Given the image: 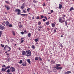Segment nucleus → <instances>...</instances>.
<instances>
[{"instance_id":"nucleus-46","label":"nucleus","mask_w":74,"mask_h":74,"mask_svg":"<svg viewBox=\"0 0 74 74\" xmlns=\"http://www.w3.org/2000/svg\"><path fill=\"white\" fill-rule=\"evenodd\" d=\"M53 32H54V33H56V30L55 29L54 30Z\"/></svg>"},{"instance_id":"nucleus-15","label":"nucleus","mask_w":74,"mask_h":74,"mask_svg":"<svg viewBox=\"0 0 74 74\" xmlns=\"http://www.w3.org/2000/svg\"><path fill=\"white\" fill-rule=\"evenodd\" d=\"M8 45H5V47H4V49L6 50L7 49V48H8Z\"/></svg>"},{"instance_id":"nucleus-54","label":"nucleus","mask_w":74,"mask_h":74,"mask_svg":"<svg viewBox=\"0 0 74 74\" xmlns=\"http://www.w3.org/2000/svg\"><path fill=\"white\" fill-rule=\"evenodd\" d=\"M24 38H21V40H23L24 39Z\"/></svg>"},{"instance_id":"nucleus-40","label":"nucleus","mask_w":74,"mask_h":74,"mask_svg":"<svg viewBox=\"0 0 74 74\" xmlns=\"http://www.w3.org/2000/svg\"><path fill=\"white\" fill-rule=\"evenodd\" d=\"M5 2L6 3H7V4H9V2L8 1H5Z\"/></svg>"},{"instance_id":"nucleus-41","label":"nucleus","mask_w":74,"mask_h":74,"mask_svg":"<svg viewBox=\"0 0 74 74\" xmlns=\"http://www.w3.org/2000/svg\"><path fill=\"white\" fill-rule=\"evenodd\" d=\"M1 47H4V45H3L2 44H1Z\"/></svg>"},{"instance_id":"nucleus-52","label":"nucleus","mask_w":74,"mask_h":74,"mask_svg":"<svg viewBox=\"0 0 74 74\" xmlns=\"http://www.w3.org/2000/svg\"><path fill=\"white\" fill-rule=\"evenodd\" d=\"M37 19H39V16H38L36 17Z\"/></svg>"},{"instance_id":"nucleus-31","label":"nucleus","mask_w":74,"mask_h":74,"mask_svg":"<svg viewBox=\"0 0 74 74\" xmlns=\"http://www.w3.org/2000/svg\"><path fill=\"white\" fill-rule=\"evenodd\" d=\"M2 25H3V26H5V21H3L2 23Z\"/></svg>"},{"instance_id":"nucleus-37","label":"nucleus","mask_w":74,"mask_h":74,"mask_svg":"<svg viewBox=\"0 0 74 74\" xmlns=\"http://www.w3.org/2000/svg\"><path fill=\"white\" fill-rule=\"evenodd\" d=\"M66 72H67V73L70 74V73H71V71H68Z\"/></svg>"},{"instance_id":"nucleus-56","label":"nucleus","mask_w":74,"mask_h":74,"mask_svg":"<svg viewBox=\"0 0 74 74\" xmlns=\"http://www.w3.org/2000/svg\"><path fill=\"white\" fill-rule=\"evenodd\" d=\"M44 50V49L43 48H42V49H41V51H43V50Z\"/></svg>"},{"instance_id":"nucleus-1","label":"nucleus","mask_w":74,"mask_h":74,"mask_svg":"<svg viewBox=\"0 0 74 74\" xmlns=\"http://www.w3.org/2000/svg\"><path fill=\"white\" fill-rule=\"evenodd\" d=\"M61 66V65L60 64H56V66H54L53 67V69H56V70H61V69H62L63 68V67H59V66Z\"/></svg>"},{"instance_id":"nucleus-42","label":"nucleus","mask_w":74,"mask_h":74,"mask_svg":"<svg viewBox=\"0 0 74 74\" xmlns=\"http://www.w3.org/2000/svg\"><path fill=\"white\" fill-rule=\"evenodd\" d=\"M67 25V21H65V26Z\"/></svg>"},{"instance_id":"nucleus-22","label":"nucleus","mask_w":74,"mask_h":74,"mask_svg":"<svg viewBox=\"0 0 74 74\" xmlns=\"http://www.w3.org/2000/svg\"><path fill=\"white\" fill-rule=\"evenodd\" d=\"M22 65H23V66H26V63H23Z\"/></svg>"},{"instance_id":"nucleus-21","label":"nucleus","mask_w":74,"mask_h":74,"mask_svg":"<svg viewBox=\"0 0 74 74\" xmlns=\"http://www.w3.org/2000/svg\"><path fill=\"white\" fill-rule=\"evenodd\" d=\"M35 60H38V58L37 57H36L35 58Z\"/></svg>"},{"instance_id":"nucleus-11","label":"nucleus","mask_w":74,"mask_h":74,"mask_svg":"<svg viewBox=\"0 0 74 74\" xmlns=\"http://www.w3.org/2000/svg\"><path fill=\"white\" fill-rule=\"evenodd\" d=\"M6 70H7V69H6V68L5 67V68H2L1 70L2 71H6Z\"/></svg>"},{"instance_id":"nucleus-55","label":"nucleus","mask_w":74,"mask_h":74,"mask_svg":"<svg viewBox=\"0 0 74 74\" xmlns=\"http://www.w3.org/2000/svg\"><path fill=\"white\" fill-rule=\"evenodd\" d=\"M41 18H44V16L43 15H42L41 16Z\"/></svg>"},{"instance_id":"nucleus-36","label":"nucleus","mask_w":74,"mask_h":74,"mask_svg":"<svg viewBox=\"0 0 74 74\" xmlns=\"http://www.w3.org/2000/svg\"><path fill=\"white\" fill-rule=\"evenodd\" d=\"M39 61H42V58H41L39 57Z\"/></svg>"},{"instance_id":"nucleus-19","label":"nucleus","mask_w":74,"mask_h":74,"mask_svg":"<svg viewBox=\"0 0 74 74\" xmlns=\"http://www.w3.org/2000/svg\"><path fill=\"white\" fill-rule=\"evenodd\" d=\"M23 26V25H21V24L20 25L18 26V27L19 28H20V29H22V27Z\"/></svg>"},{"instance_id":"nucleus-29","label":"nucleus","mask_w":74,"mask_h":74,"mask_svg":"<svg viewBox=\"0 0 74 74\" xmlns=\"http://www.w3.org/2000/svg\"><path fill=\"white\" fill-rule=\"evenodd\" d=\"M32 49H35V46L34 45L32 46Z\"/></svg>"},{"instance_id":"nucleus-38","label":"nucleus","mask_w":74,"mask_h":74,"mask_svg":"<svg viewBox=\"0 0 74 74\" xmlns=\"http://www.w3.org/2000/svg\"><path fill=\"white\" fill-rule=\"evenodd\" d=\"M38 27L40 29H42V27L41 25L38 26Z\"/></svg>"},{"instance_id":"nucleus-27","label":"nucleus","mask_w":74,"mask_h":74,"mask_svg":"<svg viewBox=\"0 0 74 74\" xmlns=\"http://www.w3.org/2000/svg\"><path fill=\"white\" fill-rule=\"evenodd\" d=\"M38 41V38H37V39H35V42H37Z\"/></svg>"},{"instance_id":"nucleus-17","label":"nucleus","mask_w":74,"mask_h":74,"mask_svg":"<svg viewBox=\"0 0 74 74\" xmlns=\"http://www.w3.org/2000/svg\"><path fill=\"white\" fill-rule=\"evenodd\" d=\"M31 33L30 32H29L28 33V34H27V36L28 37H31Z\"/></svg>"},{"instance_id":"nucleus-50","label":"nucleus","mask_w":74,"mask_h":74,"mask_svg":"<svg viewBox=\"0 0 74 74\" xmlns=\"http://www.w3.org/2000/svg\"><path fill=\"white\" fill-rule=\"evenodd\" d=\"M60 47L61 48H63V45H62V44L60 45Z\"/></svg>"},{"instance_id":"nucleus-30","label":"nucleus","mask_w":74,"mask_h":74,"mask_svg":"<svg viewBox=\"0 0 74 74\" xmlns=\"http://www.w3.org/2000/svg\"><path fill=\"white\" fill-rule=\"evenodd\" d=\"M24 32L25 34H26V33H28V32H26V30H24Z\"/></svg>"},{"instance_id":"nucleus-49","label":"nucleus","mask_w":74,"mask_h":74,"mask_svg":"<svg viewBox=\"0 0 74 74\" xmlns=\"http://www.w3.org/2000/svg\"><path fill=\"white\" fill-rule=\"evenodd\" d=\"M24 41V40H22L21 41V43H22V42H23Z\"/></svg>"},{"instance_id":"nucleus-44","label":"nucleus","mask_w":74,"mask_h":74,"mask_svg":"<svg viewBox=\"0 0 74 74\" xmlns=\"http://www.w3.org/2000/svg\"><path fill=\"white\" fill-rule=\"evenodd\" d=\"M23 12H24V13H26V11L25 10H23Z\"/></svg>"},{"instance_id":"nucleus-57","label":"nucleus","mask_w":74,"mask_h":74,"mask_svg":"<svg viewBox=\"0 0 74 74\" xmlns=\"http://www.w3.org/2000/svg\"><path fill=\"white\" fill-rule=\"evenodd\" d=\"M32 19L33 20V19H34V16H33V17H32Z\"/></svg>"},{"instance_id":"nucleus-24","label":"nucleus","mask_w":74,"mask_h":74,"mask_svg":"<svg viewBox=\"0 0 74 74\" xmlns=\"http://www.w3.org/2000/svg\"><path fill=\"white\" fill-rule=\"evenodd\" d=\"M6 69H10V66H8L7 67H5Z\"/></svg>"},{"instance_id":"nucleus-4","label":"nucleus","mask_w":74,"mask_h":74,"mask_svg":"<svg viewBox=\"0 0 74 74\" xmlns=\"http://www.w3.org/2000/svg\"><path fill=\"white\" fill-rule=\"evenodd\" d=\"M15 11L16 12H18L17 13V14L18 15H19V14H21V10L19 9H16Z\"/></svg>"},{"instance_id":"nucleus-6","label":"nucleus","mask_w":74,"mask_h":74,"mask_svg":"<svg viewBox=\"0 0 74 74\" xmlns=\"http://www.w3.org/2000/svg\"><path fill=\"white\" fill-rule=\"evenodd\" d=\"M5 8H6L7 10H10V7H9L8 5H5Z\"/></svg>"},{"instance_id":"nucleus-34","label":"nucleus","mask_w":74,"mask_h":74,"mask_svg":"<svg viewBox=\"0 0 74 74\" xmlns=\"http://www.w3.org/2000/svg\"><path fill=\"white\" fill-rule=\"evenodd\" d=\"M30 8H28L27 9V12H29V11H30Z\"/></svg>"},{"instance_id":"nucleus-12","label":"nucleus","mask_w":74,"mask_h":74,"mask_svg":"<svg viewBox=\"0 0 74 74\" xmlns=\"http://www.w3.org/2000/svg\"><path fill=\"white\" fill-rule=\"evenodd\" d=\"M20 15H21V16H27V14H20Z\"/></svg>"},{"instance_id":"nucleus-13","label":"nucleus","mask_w":74,"mask_h":74,"mask_svg":"<svg viewBox=\"0 0 74 74\" xmlns=\"http://www.w3.org/2000/svg\"><path fill=\"white\" fill-rule=\"evenodd\" d=\"M27 62H28V63H29V64H31V61H30V59H28L27 60Z\"/></svg>"},{"instance_id":"nucleus-33","label":"nucleus","mask_w":74,"mask_h":74,"mask_svg":"<svg viewBox=\"0 0 74 74\" xmlns=\"http://www.w3.org/2000/svg\"><path fill=\"white\" fill-rule=\"evenodd\" d=\"M2 67H6V66H5V64H3L2 65Z\"/></svg>"},{"instance_id":"nucleus-45","label":"nucleus","mask_w":74,"mask_h":74,"mask_svg":"<svg viewBox=\"0 0 74 74\" xmlns=\"http://www.w3.org/2000/svg\"><path fill=\"white\" fill-rule=\"evenodd\" d=\"M33 3H37V2L35 0H34V1H33Z\"/></svg>"},{"instance_id":"nucleus-23","label":"nucleus","mask_w":74,"mask_h":74,"mask_svg":"<svg viewBox=\"0 0 74 74\" xmlns=\"http://www.w3.org/2000/svg\"><path fill=\"white\" fill-rule=\"evenodd\" d=\"M2 35V31H0V38L1 37V35Z\"/></svg>"},{"instance_id":"nucleus-58","label":"nucleus","mask_w":74,"mask_h":74,"mask_svg":"<svg viewBox=\"0 0 74 74\" xmlns=\"http://www.w3.org/2000/svg\"><path fill=\"white\" fill-rule=\"evenodd\" d=\"M21 1L23 2H24V1H25V0H21Z\"/></svg>"},{"instance_id":"nucleus-51","label":"nucleus","mask_w":74,"mask_h":74,"mask_svg":"<svg viewBox=\"0 0 74 74\" xmlns=\"http://www.w3.org/2000/svg\"><path fill=\"white\" fill-rule=\"evenodd\" d=\"M43 22H45V21H46V20H45V19H43Z\"/></svg>"},{"instance_id":"nucleus-43","label":"nucleus","mask_w":74,"mask_h":74,"mask_svg":"<svg viewBox=\"0 0 74 74\" xmlns=\"http://www.w3.org/2000/svg\"><path fill=\"white\" fill-rule=\"evenodd\" d=\"M24 7H23V6H21V8L23 9V8H24Z\"/></svg>"},{"instance_id":"nucleus-7","label":"nucleus","mask_w":74,"mask_h":74,"mask_svg":"<svg viewBox=\"0 0 74 74\" xmlns=\"http://www.w3.org/2000/svg\"><path fill=\"white\" fill-rule=\"evenodd\" d=\"M5 27L3 25H0V29H1V30H4V29H5Z\"/></svg>"},{"instance_id":"nucleus-60","label":"nucleus","mask_w":74,"mask_h":74,"mask_svg":"<svg viewBox=\"0 0 74 74\" xmlns=\"http://www.w3.org/2000/svg\"><path fill=\"white\" fill-rule=\"evenodd\" d=\"M38 31H40V30H40V29L38 28Z\"/></svg>"},{"instance_id":"nucleus-2","label":"nucleus","mask_w":74,"mask_h":74,"mask_svg":"<svg viewBox=\"0 0 74 74\" xmlns=\"http://www.w3.org/2000/svg\"><path fill=\"white\" fill-rule=\"evenodd\" d=\"M59 18V22L60 23H62L63 22H64L65 21V18H64L63 17H61Z\"/></svg>"},{"instance_id":"nucleus-3","label":"nucleus","mask_w":74,"mask_h":74,"mask_svg":"<svg viewBox=\"0 0 74 74\" xmlns=\"http://www.w3.org/2000/svg\"><path fill=\"white\" fill-rule=\"evenodd\" d=\"M26 52L27 54L26 56L27 57L30 56H32V54H31V51L30 50H28V51H26Z\"/></svg>"},{"instance_id":"nucleus-64","label":"nucleus","mask_w":74,"mask_h":74,"mask_svg":"<svg viewBox=\"0 0 74 74\" xmlns=\"http://www.w3.org/2000/svg\"><path fill=\"white\" fill-rule=\"evenodd\" d=\"M47 30H49V28H47Z\"/></svg>"},{"instance_id":"nucleus-9","label":"nucleus","mask_w":74,"mask_h":74,"mask_svg":"<svg viewBox=\"0 0 74 74\" xmlns=\"http://www.w3.org/2000/svg\"><path fill=\"white\" fill-rule=\"evenodd\" d=\"M9 24H10V23H9V22L8 21H6L5 22V25L7 26H8L9 25Z\"/></svg>"},{"instance_id":"nucleus-10","label":"nucleus","mask_w":74,"mask_h":74,"mask_svg":"<svg viewBox=\"0 0 74 74\" xmlns=\"http://www.w3.org/2000/svg\"><path fill=\"white\" fill-rule=\"evenodd\" d=\"M23 55H26V53L25 51H23L22 52Z\"/></svg>"},{"instance_id":"nucleus-48","label":"nucleus","mask_w":74,"mask_h":74,"mask_svg":"<svg viewBox=\"0 0 74 74\" xmlns=\"http://www.w3.org/2000/svg\"><path fill=\"white\" fill-rule=\"evenodd\" d=\"M45 3H44L43 5H42L43 6H45Z\"/></svg>"},{"instance_id":"nucleus-59","label":"nucleus","mask_w":74,"mask_h":74,"mask_svg":"<svg viewBox=\"0 0 74 74\" xmlns=\"http://www.w3.org/2000/svg\"><path fill=\"white\" fill-rule=\"evenodd\" d=\"M6 55H7L8 56H9V55H10V54H9V53H8L6 54Z\"/></svg>"},{"instance_id":"nucleus-16","label":"nucleus","mask_w":74,"mask_h":74,"mask_svg":"<svg viewBox=\"0 0 74 74\" xmlns=\"http://www.w3.org/2000/svg\"><path fill=\"white\" fill-rule=\"evenodd\" d=\"M12 32L13 35L14 36H15V32L13 30L12 31Z\"/></svg>"},{"instance_id":"nucleus-62","label":"nucleus","mask_w":74,"mask_h":74,"mask_svg":"<svg viewBox=\"0 0 74 74\" xmlns=\"http://www.w3.org/2000/svg\"><path fill=\"white\" fill-rule=\"evenodd\" d=\"M30 47L29 46H28V49H30Z\"/></svg>"},{"instance_id":"nucleus-18","label":"nucleus","mask_w":74,"mask_h":74,"mask_svg":"<svg viewBox=\"0 0 74 74\" xmlns=\"http://www.w3.org/2000/svg\"><path fill=\"white\" fill-rule=\"evenodd\" d=\"M45 23L46 24V25H49V21H48Z\"/></svg>"},{"instance_id":"nucleus-32","label":"nucleus","mask_w":74,"mask_h":74,"mask_svg":"<svg viewBox=\"0 0 74 74\" xmlns=\"http://www.w3.org/2000/svg\"><path fill=\"white\" fill-rule=\"evenodd\" d=\"M6 72H7V73H10V69H8L6 71Z\"/></svg>"},{"instance_id":"nucleus-47","label":"nucleus","mask_w":74,"mask_h":74,"mask_svg":"<svg viewBox=\"0 0 74 74\" xmlns=\"http://www.w3.org/2000/svg\"><path fill=\"white\" fill-rule=\"evenodd\" d=\"M62 16H63V17H65L66 15L62 14Z\"/></svg>"},{"instance_id":"nucleus-5","label":"nucleus","mask_w":74,"mask_h":74,"mask_svg":"<svg viewBox=\"0 0 74 74\" xmlns=\"http://www.w3.org/2000/svg\"><path fill=\"white\" fill-rule=\"evenodd\" d=\"M10 71H11L12 72H15V68L13 67H10Z\"/></svg>"},{"instance_id":"nucleus-25","label":"nucleus","mask_w":74,"mask_h":74,"mask_svg":"<svg viewBox=\"0 0 74 74\" xmlns=\"http://www.w3.org/2000/svg\"><path fill=\"white\" fill-rule=\"evenodd\" d=\"M38 25H40L41 24V22L40 21H39L38 22Z\"/></svg>"},{"instance_id":"nucleus-39","label":"nucleus","mask_w":74,"mask_h":74,"mask_svg":"<svg viewBox=\"0 0 74 74\" xmlns=\"http://www.w3.org/2000/svg\"><path fill=\"white\" fill-rule=\"evenodd\" d=\"M21 34L22 35L24 34V32H21Z\"/></svg>"},{"instance_id":"nucleus-63","label":"nucleus","mask_w":74,"mask_h":74,"mask_svg":"<svg viewBox=\"0 0 74 74\" xmlns=\"http://www.w3.org/2000/svg\"><path fill=\"white\" fill-rule=\"evenodd\" d=\"M46 18H47V17H46V16H45L44 17V18H45V19H46Z\"/></svg>"},{"instance_id":"nucleus-35","label":"nucleus","mask_w":74,"mask_h":74,"mask_svg":"<svg viewBox=\"0 0 74 74\" xmlns=\"http://www.w3.org/2000/svg\"><path fill=\"white\" fill-rule=\"evenodd\" d=\"M8 26H9L10 27H11L12 26V24H9V25Z\"/></svg>"},{"instance_id":"nucleus-14","label":"nucleus","mask_w":74,"mask_h":74,"mask_svg":"<svg viewBox=\"0 0 74 74\" xmlns=\"http://www.w3.org/2000/svg\"><path fill=\"white\" fill-rule=\"evenodd\" d=\"M59 9H61L62 8V5L60 4L59 5Z\"/></svg>"},{"instance_id":"nucleus-61","label":"nucleus","mask_w":74,"mask_h":74,"mask_svg":"<svg viewBox=\"0 0 74 74\" xmlns=\"http://www.w3.org/2000/svg\"><path fill=\"white\" fill-rule=\"evenodd\" d=\"M64 74H68V73H67L66 72Z\"/></svg>"},{"instance_id":"nucleus-8","label":"nucleus","mask_w":74,"mask_h":74,"mask_svg":"<svg viewBox=\"0 0 74 74\" xmlns=\"http://www.w3.org/2000/svg\"><path fill=\"white\" fill-rule=\"evenodd\" d=\"M55 24H56V23L55 22H54V23H51L52 27H55Z\"/></svg>"},{"instance_id":"nucleus-20","label":"nucleus","mask_w":74,"mask_h":74,"mask_svg":"<svg viewBox=\"0 0 74 74\" xmlns=\"http://www.w3.org/2000/svg\"><path fill=\"white\" fill-rule=\"evenodd\" d=\"M74 10V9L73 8V7H71L70 9V11H73Z\"/></svg>"},{"instance_id":"nucleus-53","label":"nucleus","mask_w":74,"mask_h":74,"mask_svg":"<svg viewBox=\"0 0 74 74\" xmlns=\"http://www.w3.org/2000/svg\"><path fill=\"white\" fill-rule=\"evenodd\" d=\"M51 13H52V12H53V10H51Z\"/></svg>"},{"instance_id":"nucleus-28","label":"nucleus","mask_w":74,"mask_h":74,"mask_svg":"<svg viewBox=\"0 0 74 74\" xmlns=\"http://www.w3.org/2000/svg\"><path fill=\"white\" fill-rule=\"evenodd\" d=\"M19 63H20V64H21V63H22V60H20Z\"/></svg>"},{"instance_id":"nucleus-26","label":"nucleus","mask_w":74,"mask_h":74,"mask_svg":"<svg viewBox=\"0 0 74 74\" xmlns=\"http://www.w3.org/2000/svg\"><path fill=\"white\" fill-rule=\"evenodd\" d=\"M8 48L9 49V50L8 51V52H9V51H10L11 50V47H10L9 46H8Z\"/></svg>"}]
</instances>
